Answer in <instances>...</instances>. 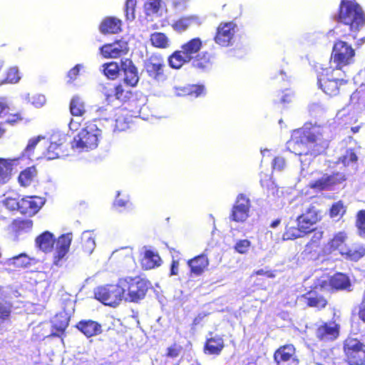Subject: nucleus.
Instances as JSON below:
<instances>
[{
	"mask_svg": "<svg viewBox=\"0 0 365 365\" xmlns=\"http://www.w3.org/2000/svg\"><path fill=\"white\" fill-rule=\"evenodd\" d=\"M329 143L324 139L319 127L294 130L291 139L287 143V149L299 156L301 176L306 177L305 169L309 165L314 157L323 153Z\"/></svg>",
	"mask_w": 365,
	"mask_h": 365,
	"instance_id": "nucleus-1",
	"label": "nucleus"
},
{
	"mask_svg": "<svg viewBox=\"0 0 365 365\" xmlns=\"http://www.w3.org/2000/svg\"><path fill=\"white\" fill-rule=\"evenodd\" d=\"M339 21L351 32L356 33L365 25V14L354 0H341Z\"/></svg>",
	"mask_w": 365,
	"mask_h": 365,
	"instance_id": "nucleus-2",
	"label": "nucleus"
},
{
	"mask_svg": "<svg viewBox=\"0 0 365 365\" xmlns=\"http://www.w3.org/2000/svg\"><path fill=\"white\" fill-rule=\"evenodd\" d=\"M101 130L97 125L91 122H88L79 133L74 137L72 143V148L77 152H88L97 148Z\"/></svg>",
	"mask_w": 365,
	"mask_h": 365,
	"instance_id": "nucleus-3",
	"label": "nucleus"
},
{
	"mask_svg": "<svg viewBox=\"0 0 365 365\" xmlns=\"http://www.w3.org/2000/svg\"><path fill=\"white\" fill-rule=\"evenodd\" d=\"M344 72L332 67L322 68L318 74L319 87L329 96L339 93V86L346 83L344 79Z\"/></svg>",
	"mask_w": 365,
	"mask_h": 365,
	"instance_id": "nucleus-4",
	"label": "nucleus"
},
{
	"mask_svg": "<svg viewBox=\"0 0 365 365\" xmlns=\"http://www.w3.org/2000/svg\"><path fill=\"white\" fill-rule=\"evenodd\" d=\"M120 284L124 289V299L131 302L143 299L148 289V282L138 276L120 277Z\"/></svg>",
	"mask_w": 365,
	"mask_h": 365,
	"instance_id": "nucleus-5",
	"label": "nucleus"
},
{
	"mask_svg": "<svg viewBox=\"0 0 365 365\" xmlns=\"http://www.w3.org/2000/svg\"><path fill=\"white\" fill-rule=\"evenodd\" d=\"M124 289L120 284V278L115 284L99 286L94 290L95 298L106 306L115 307L124 299Z\"/></svg>",
	"mask_w": 365,
	"mask_h": 365,
	"instance_id": "nucleus-6",
	"label": "nucleus"
},
{
	"mask_svg": "<svg viewBox=\"0 0 365 365\" xmlns=\"http://www.w3.org/2000/svg\"><path fill=\"white\" fill-rule=\"evenodd\" d=\"M355 51L350 44L344 41H337L332 48L330 66L342 71V68L354 61Z\"/></svg>",
	"mask_w": 365,
	"mask_h": 365,
	"instance_id": "nucleus-7",
	"label": "nucleus"
},
{
	"mask_svg": "<svg viewBox=\"0 0 365 365\" xmlns=\"http://www.w3.org/2000/svg\"><path fill=\"white\" fill-rule=\"evenodd\" d=\"M344 349L349 365H363L365 361V345L354 338L344 341Z\"/></svg>",
	"mask_w": 365,
	"mask_h": 365,
	"instance_id": "nucleus-8",
	"label": "nucleus"
},
{
	"mask_svg": "<svg viewBox=\"0 0 365 365\" xmlns=\"http://www.w3.org/2000/svg\"><path fill=\"white\" fill-rule=\"evenodd\" d=\"M237 31L236 24L232 21L221 23L217 29L215 41L221 46H232L235 41V36Z\"/></svg>",
	"mask_w": 365,
	"mask_h": 365,
	"instance_id": "nucleus-9",
	"label": "nucleus"
},
{
	"mask_svg": "<svg viewBox=\"0 0 365 365\" xmlns=\"http://www.w3.org/2000/svg\"><path fill=\"white\" fill-rule=\"evenodd\" d=\"M165 63L163 58L158 55H152L145 61V69L148 75L156 81H164Z\"/></svg>",
	"mask_w": 365,
	"mask_h": 365,
	"instance_id": "nucleus-10",
	"label": "nucleus"
},
{
	"mask_svg": "<svg viewBox=\"0 0 365 365\" xmlns=\"http://www.w3.org/2000/svg\"><path fill=\"white\" fill-rule=\"evenodd\" d=\"M250 208V200L243 194L238 195L232 208L230 219L237 222H245L249 217Z\"/></svg>",
	"mask_w": 365,
	"mask_h": 365,
	"instance_id": "nucleus-11",
	"label": "nucleus"
},
{
	"mask_svg": "<svg viewBox=\"0 0 365 365\" xmlns=\"http://www.w3.org/2000/svg\"><path fill=\"white\" fill-rule=\"evenodd\" d=\"M345 179L344 175L339 173L332 175L324 174L318 179L310 181L309 186L316 191L329 190H332L334 185L341 183Z\"/></svg>",
	"mask_w": 365,
	"mask_h": 365,
	"instance_id": "nucleus-12",
	"label": "nucleus"
},
{
	"mask_svg": "<svg viewBox=\"0 0 365 365\" xmlns=\"http://www.w3.org/2000/svg\"><path fill=\"white\" fill-rule=\"evenodd\" d=\"M45 200L38 196H27L21 199L20 212L28 216H33L44 205Z\"/></svg>",
	"mask_w": 365,
	"mask_h": 365,
	"instance_id": "nucleus-13",
	"label": "nucleus"
},
{
	"mask_svg": "<svg viewBox=\"0 0 365 365\" xmlns=\"http://www.w3.org/2000/svg\"><path fill=\"white\" fill-rule=\"evenodd\" d=\"M317 286L327 289L329 287L335 289H346L351 286L349 277L342 273H336L327 279H319Z\"/></svg>",
	"mask_w": 365,
	"mask_h": 365,
	"instance_id": "nucleus-14",
	"label": "nucleus"
},
{
	"mask_svg": "<svg viewBox=\"0 0 365 365\" xmlns=\"http://www.w3.org/2000/svg\"><path fill=\"white\" fill-rule=\"evenodd\" d=\"M128 49L127 41L120 40L113 43L103 46L101 47L100 51L103 57L115 58L127 53Z\"/></svg>",
	"mask_w": 365,
	"mask_h": 365,
	"instance_id": "nucleus-15",
	"label": "nucleus"
},
{
	"mask_svg": "<svg viewBox=\"0 0 365 365\" xmlns=\"http://www.w3.org/2000/svg\"><path fill=\"white\" fill-rule=\"evenodd\" d=\"M321 212L315 206H310L305 212L297 218V221L301 225L302 229L309 230V232L313 230L312 227L321 219Z\"/></svg>",
	"mask_w": 365,
	"mask_h": 365,
	"instance_id": "nucleus-16",
	"label": "nucleus"
},
{
	"mask_svg": "<svg viewBox=\"0 0 365 365\" xmlns=\"http://www.w3.org/2000/svg\"><path fill=\"white\" fill-rule=\"evenodd\" d=\"M120 70L124 74L125 83L130 86H135L139 81L138 69L129 58L120 61Z\"/></svg>",
	"mask_w": 365,
	"mask_h": 365,
	"instance_id": "nucleus-17",
	"label": "nucleus"
},
{
	"mask_svg": "<svg viewBox=\"0 0 365 365\" xmlns=\"http://www.w3.org/2000/svg\"><path fill=\"white\" fill-rule=\"evenodd\" d=\"M316 336L322 341H333L339 336V326L334 322L323 323L318 327Z\"/></svg>",
	"mask_w": 365,
	"mask_h": 365,
	"instance_id": "nucleus-18",
	"label": "nucleus"
},
{
	"mask_svg": "<svg viewBox=\"0 0 365 365\" xmlns=\"http://www.w3.org/2000/svg\"><path fill=\"white\" fill-rule=\"evenodd\" d=\"M72 234L67 233L65 235H62L57 240L56 252L54 256L55 264L58 265L60 261L68 253L72 241Z\"/></svg>",
	"mask_w": 365,
	"mask_h": 365,
	"instance_id": "nucleus-19",
	"label": "nucleus"
},
{
	"mask_svg": "<svg viewBox=\"0 0 365 365\" xmlns=\"http://www.w3.org/2000/svg\"><path fill=\"white\" fill-rule=\"evenodd\" d=\"M295 349L293 345L288 344L279 348L274 353V360L277 364L285 362H295Z\"/></svg>",
	"mask_w": 365,
	"mask_h": 365,
	"instance_id": "nucleus-20",
	"label": "nucleus"
},
{
	"mask_svg": "<svg viewBox=\"0 0 365 365\" xmlns=\"http://www.w3.org/2000/svg\"><path fill=\"white\" fill-rule=\"evenodd\" d=\"M201 24L198 16L195 15L182 16L173 22L172 28L178 33H182L192 25H200Z\"/></svg>",
	"mask_w": 365,
	"mask_h": 365,
	"instance_id": "nucleus-21",
	"label": "nucleus"
},
{
	"mask_svg": "<svg viewBox=\"0 0 365 365\" xmlns=\"http://www.w3.org/2000/svg\"><path fill=\"white\" fill-rule=\"evenodd\" d=\"M191 273L199 276L202 274L209 265V260L205 254L200 255L187 262Z\"/></svg>",
	"mask_w": 365,
	"mask_h": 365,
	"instance_id": "nucleus-22",
	"label": "nucleus"
},
{
	"mask_svg": "<svg viewBox=\"0 0 365 365\" xmlns=\"http://www.w3.org/2000/svg\"><path fill=\"white\" fill-rule=\"evenodd\" d=\"M18 159L0 158V185L9 181L13 166L16 165Z\"/></svg>",
	"mask_w": 365,
	"mask_h": 365,
	"instance_id": "nucleus-23",
	"label": "nucleus"
},
{
	"mask_svg": "<svg viewBox=\"0 0 365 365\" xmlns=\"http://www.w3.org/2000/svg\"><path fill=\"white\" fill-rule=\"evenodd\" d=\"M192 66L202 71L210 70L212 66V55L205 51L197 54L192 59Z\"/></svg>",
	"mask_w": 365,
	"mask_h": 365,
	"instance_id": "nucleus-24",
	"label": "nucleus"
},
{
	"mask_svg": "<svg viewBox=\"0 0 365 365\" xmlns=\"http://www.w3.org/2000/svg\"><path fill=\"white\" fill-rule=\"evenodd\" d=\"M202 46V41L200 38H194L182 44L180 47L182 52H184L190 61L193 59L200 51Z\"/></svg>",
	"mask_w": 365,
	"mask_h": 365,
	"instance_id": "nucleus-25",
	"label": "nucleus"
},
{
	"mask_svg": "<svg viewBox=\"0 0 365 365\" xmlns=\"http://www.w3.org/2000/svg\"><path fill=\"white\" fill-rule=\"evenodd\" d=\"M175 95L177 96H191L195 98L205 94V87L203 86L190 85L184 87H175Z\"/></svg>",
	"mask_w": 365,
	"mask_h": 365,
	"instance_id": "nucleus-26",
	"label": "nucleus"
},
{
	"mask_svg": "<svg viewBox=\"0 0 365 365\" xmlns=\"http://www.w3.org/2000/svg\"><path fill=\"white\" fill-rule=\"evenodd\" d=\"M77 328L87 337L97 335L101 332V326L92 320L81 321L77 324Z\"/></svg>",
	"mask_w": 365,
	"mask_h": 365,
	"instance_id": "nucleus-27",
	"label": "nucleus"
},
{
	"mask_svg": "<svg viewBox=\"0 0 365 365\" xmlns=\"http://www.w3.org/2000/svg\"><path fill=\"white\" fill-rule=\"evenodd\" d=\"M54 242L53 235L48 231L44 232L36 239V246L45 252L52 250Z\"/></svg>",
	"mask_w": 365,
	"mask_h": 365,
	"instance_id": "nucleus-28",
	"label": "nucleus"
},
{
	"mask_svg": "<svg viewBox=\"0 0 365 365\" xmlns=\"http://www.w3.org/2000/svg\"><path fill=\"white\" fill-rule=\"evenodd\" d=\"M81 246L83 252L91 255L94 251L96 244V237L92 231H84L81 235Z\"/></svg>",
	"mask_w": 365,
	"mask_h": 365,
	"instance_id": "nucleus-29",
	"label": "nucleus"
},
{
	"mask_svg": "<svg viewBox=\"0 0 365 365\" xmlns=\"http://www.w3.org/2000/svg\"><path fill=\"white\" fill-rule=\"evenodd\" d=\"M346 240L347 234L344 231L336 233L329 242L330 249L332 250H338L341 255L342 251L346 250V247L345 245Z\"/></svg>",
	"mask_w": 365,
	"mask_h": 365,
	"instance_id": "nucleus-30",
	"label": "nucleus"
},
{
	"mask_svg": "<svg viewBox=\"0 0 365 365\" xmlns=\"http://www.w3.org/2000/svg\"><path fill=\"white\" fill-rule=\"evenodd\" d=\"M224 347V341L222 337L215 336L208 339L205 346V353L218 354Z\"/></svg>",
	"mask_w": 365,
	"mask_h": 365,
	"instance_id": "nucleus-31",
	"label": "nucleus"
},
{
	"mask_svg": "<svg viewBox=\"0 0 365 365\" xmlns=\"http://www.w3.org/2000/svg\"><path fill=\"white\" fill-rule=\"evenodd\" d=\"M121 22L115 18H107L103 21L100 30L103 34H116L120 30Z\"/></svg>",
	"mask_w": 365,
	"mask_h": 365,
	"instance_id": "nucleus-32",
	"label": "nucleus"
},
{
	"mask_svg": "<svg viewBox=\"0 0 365 365\" xmlns=\"http://www.w3.org/2000/svg\"><path fill=\"white\" fill-rule=\"evenodd\" d=\"M190 61L187 55L182 52L181 48L179 51H175L168 58L170 66L175 69L181 68L185 63Z\"/></svg>",
	"mask_w": 365,
	"mask_h": 365,
	"instance_id": "nucleus-33",
	"label": "nucleus"
},
{
	"mask_svg": "<svg viewBox=\"0 0 365 365\" xmlns=\"http://www.w3.org/2000/svg\"><path fill=\"white\" fill-rule=\"evenodd\" d=\"M297 227L294 226L286 227V230L282 235L283 240H291L302 237L309 232L308 230L302 229L301 225L297 222Z\"/></svg>",
	"mask_w": 365,
	"mask_h": 365,
	"instance_id": "nucleus-34",
	"label": "nucleus"
},
{
	"mask_svg": "<svg viewBox=\"0 0 365 365\" xmlns=\"http://www.w3.org/2000/svg\"><path fill=\"white\" fill-rule=\"evenodd\" d=\"M160 257L150 250L145 252L143 258L141 259L142 267L145 269H150L160 265Z\"/></svg>",
	"mask_w": 365,
	"mask_h": 365,
	"instance_id": "nucleus-35",
	"label": "nucleus"
},
{
	"mask_svg": "<svg viewBox=\"0 0 365 365\" xmlns=\"http://www.w3.org/2000/svg\"><path fill=\"white\" fill-rule=\"evenodd\" d=\"M358 158L352 150H346L339 159L344 166L349 168L351 172H354L357 168Z\"/></svg>",
	"mask_w": 365,
	"mask_h": 365,
	"instance_id": "nucleus-36",
	"label": "nucleus"
},
{
	"mask_svg": "<svg viewBox=\"0 0 365 365\" xmlns=\"http://www.w3.org/2000/svg\"><path fill=\"white\" fill-rule=\"evenodd\" d=\"M70 111L72 115L81 117L86 113L85 103L78 96L72 98L70 102Z\"/></svg>",
	"mask_w": 365,
	"mask_h": 365,
	"instance_id": "nucleus-37",
	"label": "nucleus"
},
{
	"mask_svg": "<svg viewBox=\"0 0 365 365\" xmlns=\"http://www.w3.org/2000/svg\"><path fill=\"white\" fill-rule=\"evenodd\" d=\"M341 255L346 259L358 261L365 255V248L363 245H357L352 249L346 248V250L341 252Z\"/></svg>",
	"mask_w": 365,
	"mask_h": 365,
	"instance_id": "nucleus-38",
	"label": "nucleus"
},
{
	"mask_svg": "<svg viewBox=\"0 0 365 365\" xmlns=\"http://www.w3.org/2000/svg\"><path fill=\"white\" fill-rule=\"evenodd\" d=\"M37 172L34 167L28 168L19 174V182L23 187H28L32 182Z\"/></svg>",
	"mask_w": 365,
	"mask_h": 365,
	"instance_id": "nucleus-39",
	"label": "nucleus"
},
{
	"mask_svg": "<svg viewBox=\"0 0 365 365\" xmlns=\"http://www.w3.org/2000/svg\"><path fill=\"white\" fill-rule=\"evenodd\" d=\"M4 205L10 210H19L20 212L19 196L17 193L10 192L4 195L2 200Z\"/></svg>",
	"mask_w": 365,
	"mask_h": 365,
	"instance_id": "nucleus-40",
	"label": "nucleus"
},
{
	"mask_svg": "<svg viewBox=\"0 0 365 365\" xmlns=\"http://www.w3.org/2000/svg\"><path fill=\"white\" fill-rule=\"evenodd\" d=\"M303 298L305 300V303L309 307L322 309L327 305V300L314 293H309L307 295L303 296Z\"/></svg>",
	"mask_w": 365,
	"mask_h": 365,
	"instance_id": "nucleus-41",
	"label": "nucleus"
},
{
	"mask_svg": "<svg viewBox=\"0 0 365 365\" xmlns=\"http://www.w3.org/2000/svg\"><path fill=\"white\" fill-rule=\"evenodd\" d=\"M30 257L26 254H20L17 256L9 258L5 262L7 265H13L15 267H26L30 264Z\"/></svg>",
	"mask_w": 365,
	"mask_h": 365,
	"instance_id": "nucleus-42",
	"label": "nucleus"
},
{
	"mask_svg": "<svg viewBox=\"0 0 365 365\" xmlns=\"http://www.w3.org/2000/svg\"><path fill=\"white\" fill-rule=\"evenodd\" d=\"M346 211V206L341 200H339L331 205L329 210V215L331 218H337L339 220L344 216Z\"/></svg>",
	"mask_w": 365,
	"mask_h": 365,
	"instance_id": "nucleus-43",
	"label": "nucleus"
},
{
	"mask_svg": "<svg viewBox=\"0 0 365 365\" xmlns=\"http://www.w3.org/2000/svg\"><path fill=\"white\" fill-rule=\"evenodd\" d=\"M104 74L110 79H114L117 77L118 73L121 71L120 64L119 65L116 62H110L105 63L103 66Z\"/></svg>",
	"mask_w": 365,
	"mask_h": 365,
	"instance_id": "nucleus-44",
	"label": "nucleus"
},
{
	"mask_svg": "<svg viewBox=\"0 0 365 365\" xmlns=\"http://www.w3.org/2000/svg\"><path fill=\"white\" fill-rule=\"evenodd\" d=\"M152 44L158 48H167L169 45L168 37L163 33L155 32L150 36Z\"/></svg>",
	"mask_w": 365,
	"mask_h": 365,
	"instance_id": "nucleus-45",
	"label": "nucleus"
},
{
	"mask_svg": "<svg viewBox=\"0 0 365 365\" xmlns=\"http://www.w3.org/2000/svg\"><path fill=\"white\" fill-rule=\"evenodd\" d=\"M11 312V304L0 299V324L6 322L9 319Z\"/></svg>",
	"mask_w": 365,
	"mask_h": 365,
	"instance_id": "nucleus-46",
	"label": "nucleus"
},
{
	"mask_svg": "<svg viewBox=\"0 0 365 365\" xmlns=\"http://www.w3.org/2000/svg\"><path fill=\"white\" fill-rule=\"evenodd\" d=\"M66 140V135L60 131L53 132L50 137V149L57 145L61 147Z\"/></svg>",
	"mask_w": 365,
	"mask_h": 365,
	"instance_id": "nucleus-47",
	"label": "nucleus"
},
{
	"mask_svg": "<svg viewBox=\"0 0 365 365\" xmlns=\"http://www.w3.org/2000/svg\"><path fill=\"white\" fill-rule=\"evenodd\" d=\"M356 226L358 229L359 235L365 237V211L360 210L356 215Z\"/></svg>",
	"mask_w": 365,
	"mask_h": 365,
	"instance_id": "nucleus-48",
	"label": "nucleus"
},
{
	"mask_svg": "<svg viewBox=\"0 0 365 365\" xmlns=\"http://www.w3.org/2000/svg\"><path fill=\"white\" fill-rule=\"evenodd\" d=\"M160 8V0H148V1L145 4V9L148 15L158 14Z\"/></svg>",
	"mask_w": 365,
	"mask_h": 365,
	"instance_id": "nucleus-49",
	"label": "nucleus"
},
{
	"mask_svg": "<svg viewBox=\"0 0 365 365\" xmlns=\"http://www.w3.org/2000/svg\"><path fill=\"white\" fill-rule=\"evenodd\" d=\"M25 100L30 101L36 108L42 107L46 103V97L41 94H36L31 98H30L29 94H26Z\"/></svg>",
	"mask_w": 365,
	"mask_h": 365,
	"instance_id": "nucleus-50",
	"label": "nucleus"
},
{
	"mask_svg": "<svg viewBox=\"0 0 365 365\" xmlns=\"http://www.w3.org/2000/svg\"><path fill=\"white\" fill-rule=\"evenodd\" d=\"M251 246V242L247 239L238 240L235 245V250L240 254H246Z\"/></svg>",
	"mask_w": 365,
	"mask_h": 365,
	"instance_id": "nucleus-51",
	"label": "nucleus"
},
{
	"mask_svg": "<svg viewBox=\"0 0 365 365\" xmlns=\"http://www.w3.org/2000/svg\"><path fill=\"white\" fill-rule=\"evenodd\" d=\"M21 76L19 75L18 68L12 67L9 70L7 73V77L5 81L11 83H16L19 82Z\"/></svg>",
	"mask_w": 365,
	"mask_h": 365,
	"instance_id": "nucleus-52",
	"label": "nucleus"
},
{
	"mask_svg": "<svg viewBox=\"0 0 365 365\" xmlns=\"http://www.w3.org/2000/svg\"><path fill=\"white\" fill-rule=\"evenodd\" d=\"M136 4V0H127L125 3V16L128 20H133L135 19V6Z\"/></svg>",
	"mask_w": 365,
	"mask_h": 365,
	"instance_id": "nucleus-53",
	"label": "nucleus"
},
{
	"mask_svg": "<svg viewBox=\"0 0 365 365\" xmlns=\"http://www.w3.org/2000/svg\"><path fill=\"white\" fill-rule=\"evenodd\" d=\"M61 152V147L57 145V148L53 146L51 149H50V145L48 146L47 151L45 154V157L48 160H53L58 158L60 156V153Z\"/></svg>",
	"mask_w": 365,
	"mask_h": 365,
	"instance_id": "nucleus-54",
	"label": "nucleus"
},
{
	"mask_svg": "<svg viewBox=\"0 0 365 365\" xmlns=\"http://www.w3.org/2000/svg\"><path fill=\"white\" fill-rule=\"evenodd\" d=\"M123 93V89L122 86L118 85L113 88V89L111 90L110 93L105 92V95L106 96L107 98L115 96L116 99L120 100L122 99Z\"/></svg>",
	"mask_w": 365,
	"mask_h": 365,
	"instance_id": "nucleus-55",
	"label": "nucleus"
},
{
	"mask_svg": "<svg viewBox=\"0 0 365 365\" xmlns=\"http://www.w3.org/2000/svg\"><path fill=\"white\" fill-rule=\"evenodd\" d=\"M286 166V162L284 158L277 157L273 160L272 167L273 169L278 171H282Z\"/></svg>",
	"mask_w": 365,
	"mask_h": 365,
	"instance_id": "nucleus-56",
	"label": "nucleus"
},
{
	"mask_svg": "<svg viewBox=\"0 0 365 365\" xmlns=\"http://www.w3.org/2000/svg\"><path fill=\"white\" fill-rule=\"evenodd\" d=\"M41 138H43V137L41 136H38L37 138H34L32 139H31L29 141V143L27 145V147L25 150V152H26V155L30 158V153L34 150V148H35V146L38 144V143L39 142V140L41 139Z\"/></svg>",
	"mask_w": 365,
	"mask_h": 365,
	"instance_id": "nucleus-57",
	"label": "nucleus"
},
{
	"mask_svg": "<svg viewBox=\"0 0 365 365\" xmlns=\"http://www.w3.org/2000/svg\"><path fill=\"white\" fill-rule=\"evenodd\" d=\"M109 108H110V107L107 105L106 106L101 107L95 106L93 109L97 117L107 119V112Z\"/></svg>",
	"mask_w": 365,
	"mask_h": 365,
	"instance_id": "nucleus-58",
	"label": "nucleus"
},
{
	"mask_svg": "<svg viewBox=\"0 0 365 365\" xmlns=\"http://www.w3.org/2000/svg\"><path fill=\"white\" fill-rule=\"evenodd\" d=\"M83 68L82 64H77L73 68H71L68 73V77L70 80L73 81L76 79V76L78 75L80 69Z\"/></svg>",
	"mask_w": 365,
	"mask_h": 365,
	"instance_id": "nucleus-59",
	"label": "nucleus"
},
{
	"mask_svg": "<svg viewBox=\"0 0 365 365\" xmlns=\"http://www.w3.org/2000/svg\"><path fill=\"white\" fill-rule=\"evenodd\" d=\"M181 351V348L179 346L174 345L168 349L167 356L171 358L177 357Z\"/></svg>",
	"mask_w": 365,
	"mask_h": 365,
	"instance_id": "nucleus-60",
	"label": "nucleus"
},
{
	"mask_svg": "<svg viewBox=\"0 0 365 365\" xmlns=\"http://www.w3.org/2000/svg\"><path fill=\"white\" fill-rule=\"evenodd\" d=\"M292 97L293 93L291 91L287 90L285 92H282V96L280 98V103H289L292 101Z\"/></svg>",
	"mask_w": 365,
	"mask_h": 365,
	"instance_id": "nucleus-61",
	"label": "nucleus"
},
{
	"mask_svg": "<svg viewBox=\"0 0 365 365\" xmlns=\"http://www.w3.org/2000/svg\"><path fill=\"white\" fill-rule=\"evenodd\" d=\"M253 274H256V275H265V276H267L269 278H274L275 277V274L272 272L269 271V270H264L263 269H258V270L255 271L253 273Z\"/></svg>",
	"mask_w": 365,
	"mask_h": 365,
	"instance_id": "nucleus-62",
	"label": "nucleus"
},
{
	"mask_svg": "<svg viewBox=\"0 0 365 365\" xmlns=\"http://www.w3.org/2000/svg\"><path fill=\"white\" fill-rule=\"evenodd\" d=\"M53 323L56 329L60 331H63L68 325V321L66 318H64V319L61 321L59 324H57L56 321H54Z\"/></svg>",
	"mask_w": 365,
	"mask_h": 365,
	"instance_id": "nucleus-63",
	"label": "nucleus"
},
{
	"mask_svg": "<svg viewBox=\"0 0 365 365\" xmlns=\"http://www.w3.org/2000/svg\"><path fill=\"white\" fill-rule=\"evenodd\" d=\"M188 0H173V6L177 9H182L185 7Z\"/></svg>",
	"mask_w": 365,
	"mask_h": 365,
	"instance_id": "nucleus-64",
	"label": "nucleus"
}]
</instances>
